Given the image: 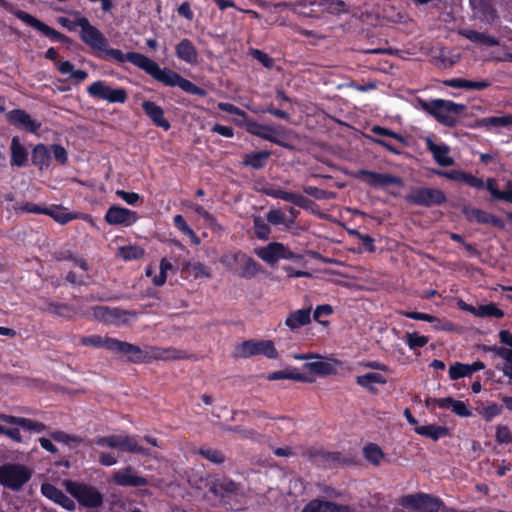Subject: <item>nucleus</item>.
I'll return each instance as SVG.
<instances>
[{
    "mask_svg": "<svg viewBox=\"0 0 512 512\" xmlns=\"http://www.w3.org/2000/svg\"><path fill=\"white\" fill-rule=\"evenodd\" d=\"M78 24L81 28L80 39L93 50L103 52L106 56L119 63L130 62L165 86L179 87L184 92L199 97H205L207 95V91L204 88L197 86L170 68H161L158 63L141 53L127 52L124 54L119 49L108 48L107 38L97 27L90 23L88 18L82 17V20Z\"/></svg>",
    "mask_w": 512,
    "mask_h": 512,
    "instance_id": "f257e3e1",
    "label": "nucleus"
},
{
    "mask_svg": "<svg viewBox=\"0 0 512 512\" xmlns=\"http://www.w3.org/2000/svg\"><path fill=\"white\" fill-rule=\"evenodd\" d=\"M80 344L87 347L105 348L118 355L124 361L133 364L150 363L153 360H174L186 358V352L176 348L146 346L142 349L140 346L126 341L111 337H102L96 334L83 336L80 339Z\"/></svg>",
    "mask_w": 512,
    "mask_h": 512,
    "instance_id": "f03ea898",
    "label": "nucleus"
},
{
    "mask_svg": "<svg viewBox=\"0 0 512 512\" xmlns=\"http://www.w3.org/2000/svg\"><path fill=\"white\" fill-rule=\"evenodd\" d=\"M421 106L423 110L433 116L437 122L449 128H454L458 125L456 115L466 109L465 104L444 99H433L428 102L423 101Z\"/></svg>",
    "mask_w": 512,
    "mask_h": 512,
    "instance_id": "7ed1b4c3",
    "label": "nucleus"
},
{
    "mask_svg": "<svg viewBox=\"0 0 512 512\" xmlns=\"http://www.w3.org/2000/svg\"><path fill=\"white\" fill-rule=\"evenodd\" d=\"M0 7L5 9L6 11L12 13L16 18L24 22L26 25L36 29L41 32L44 36L49 38L53 42H60L65 45H70L72 43V39L65 34L60 33L54 28L50 27L46 23L40 21L33 15L22 11V10H14L13 5L6 1L0 0Z\"/></svg>",
    "mask_w": 512,
    "mask_h": 512,
    "instance_id": "20e7f679",
    "label": "nucleus"
},
{
    "mask_svg": "<svg viewBox=\"0 0 512 512\" xmlns=\"http://www.w3.org/2000/svg\"><path fill=\"white\" fill-rule=\"evenodd\" d=\"M66 491L79 503L80 506L88 509H96L103 505V494L93 485L66 480L64 482Z\"/></svg>",
    "mask_w": 512,
    "mask_h": 512,
    "instance_id": "39448f33",
    "label": "nucleus"
},
{
    "mask_svg": "<svg viewBox=\"0 0 512 512\" xmlns=\"http://www.w3.org/2000/svg\"><path fill=\"white\" fill-rule=\"evenodd\" d=\"M210 491L220 498L226 509L240 511L244 508V494L236 482L228 479L215 481L210 487Z\"/></svg>",
    "mask_w": 512,
    "mask_h": 512,
    "instance_id": "423d86ee",
    "label": "nucleus"
},
{
    "mask_svg": "<svg viewBox=\"0 0 512 512\" xmlns=\"http://www.w3.org/2000/svg\"><path fill=\"white\" fill-rule=\"evenodd\" d=\"M95 444L99 447L118 449L121 452H129L142 456L151 455V450L149 448H145L138 443L137 436H123L116 434L102 436L95 440Z\"/></svg>",
    "mask_w": 512,
    "mask_h": 512,
    "instance_id": "0eeeda50",
    "label": "nucleus"
},
{
    "mask_svg": "<svg viewBox=\"0 0 512 512\" xmlns=\"http://www.w3.org/2000/svg\"><path fill=\"white\" fill-rule=\"evenodd\" d=\"M30 479L31 472L24 465L6 463L0 466V484L6 488L18 491Z\"/></svg>",
    "mask_w": 512,
    "mask_h": 512,
    "instance_id": "6e6552de",
    "label": "nucleus"
},
{
    "mask_svg": "<svg viewBox=\"0 0 512 512\" xmlns=\"http://www.w3.org/2000/svg\"><path fill=\"white\" fill-rule=\"evenodd\" d=\"M399 503L404 508L418 512H439L444 507L441 498L423 492L404 495Z\"/></svg>",
    "mask_w": 512,
    "mask_h": 512,
    "instance_id": "1a4fd4ad",
    "label": "nucleus"
},
{
    "mask_svg": "<svg viewBox=\"0 0 512 512\" xmlns=\"http://www.w3.org/2000/svg\"><path fill=\"white\" fill-rule=\"evenodd\" d=\"M405 201L411 205L432 207L446 203L445 193L437 188L412 187L410 193L405 195Z\"/></svg>",
    "mask_w": 512,
    "mask_h": 512,
    "instance_id": "9d476101",
    "label": "nucleus"
},
{
    "mask_svg": "<svg viewBox=\"0 0 512 512\" xmlns=\"http://www.w3.org/2000/svg\"><path fill=\"white\" fill-rule=\"evenodd\" d=\"M235 352L236 356L241 358L263 355L268 359H276L279 356L271 340H246L236 347Z\"/></svg>",
    "mask_w": 512,
    "mask_h": 512,
    "instance_id": "9b49d317",
    "label": "nucleus"
},
{
    "mask_svg": "<svg viewBox=\"0 0 512 512\" xmlns=\"http://www.w3.org/2000/svg\"><path fill=\"white\" fill-rule=\"evenodd\" d=\"M87 93L90 97L100 100H106L109 103H125L128 94L124 88H112L104 81L98 80L87 87Z\"/></svg>",
    "mask_w": 512,
    "mask_h": 512,
    "instance_id": "f8f14e48",
    "label": "nucleus"
},
{
    "mask_svg": "<svg viewBox=\"0 0 512 512\" xmlns=\"http://www.w3.org/2000/svg\"><path fill=\"white\" fill-rule=\"evenodd\" d=\"M356 177L373 188L385 189L391 185L404 187V180L401 177L389 173H378L375 171L361 169L357 172Z\"/></svg>",
    "mask_w": 512,
    "mask_h": 512,
    "instance_id": "ddd939ff",
    "label": "nucleus"
},
{
    "mask_svg": "<svg viewBox=\"0 0 512 512\" xmlns=\"http://www.w3.org/2000/svg\"><path fill=\"white\" fill-rule=\"evenodd\" d=\"M245 128L248 133L261 139L274 143L283 148L290 147L289 144L279 138V136L284 135L283 129H275L269 125L260 124L252 119H247L245 121Z\"/></svg>",
    "mask_w": 512,
    "mask_h": 512,
    "instance_id": "4468645a",
    "label": "nucleus"
},
{
    "mask_svg": "<svg viewBox=\"0 0 512 512\" xmlns=\"http://www.w3.org/2000/svg\"><path fill=\"white\" fill-rule=\"evenodd\" d=\"M256 254L268 264H275L281 259L293 260L297 255L280 242H271L267 246L258 248Z\"/></svg>",
    "mask_w": 512,
    "mask_h": 512,
    "instance_id": "2eb2a0df",
    "label": "nucleus"
},
{
    "mask_svg": "<svg viewBox=\"0 0 512 512\" xmlns=\"http://www.w3.org/2000/svg\"><path fill=\"white\" fill-rule=\"evenodd\" d=\"M7 121L16 129L31 134H38L42 124L23 109H13L8 112Z\"/></svg>",
    "mask_w": 512,
    "mask_h": 512,
    "instance_id": "dca6fc26",
    "label": "nucleus"
},
{
    "mask_svg": "<svg viewBox=\"0 0 512 512\" xmlns=\"http://www.w3.org/2000/svg\"><path fill=\"white\" fill-rule=\"evenodd\" d=\"M104 220L109 225L129 227L137 222L138 216L133 210L119 205H112L107 209Z\"/></svg>",
    "mask_w": 512,
    "mask_h": 512,
    "instance_id": "f3484780",
    "label": "nucleus"
},
{
    "mask_svg": "<svg viewBox=\"0 0 512 512\" xmlns=\"http://www.w3.org/2000/svg\"><path fill=\"white\" fill-rule=\"evenodd\" d=\"M41 493L46 498L52 500L68 511H74L76 509L74 500L53 484L43 483L41 485Z\"/></svg>",
    "mask_w": 512,
    "mask_h": 512,
    "instance_id": "a211bd4d",
    "label": "nucleus"
},
{
    "mask_svg": "<svg viewBox=\"0 0 512 512\" xmlns=\"http://www.w3.org/2000/svg\"><path fill=\"white\" fill-rule=\"evenodd\" d=\"M113 481L116 485L123 487H143L148 483L145 477L134 474L131 466L116 471Z\"/></svg>",
    "mask_w": 512,
    "mask_h": 512,
    "instance_id": "6ab92c4d",
    "label": "nucleus"
},
{
    "mask_svg": "<svg viewBox=\"0 0 512 512\" xmlns=\"http://www.w3.org/2000/svg\"><path fill=\"white\" fill-rule=\"evenodd\" d=\"M131 313L119 308H109L106 306L93 307V315L97 320L108 324H118L119 322H126L124 318Z\"/></svg>",
    "mask_w": 512,
    "mask_h": 512,
    "instance_id": "aec40b11",
    "label": "nucleus"
},
{
    "mask_svg": "<svg viewBox=\"0 0 512 512\" xmlns=\"http://www.w3.org/2000/svg\"><path fill=\"white\" fill-rule=\"evenodd\" d=\"M301 512H351V509L348 505L316 498L310 500Z\"/></svg>",
    "mask_w": 512,
    "mask_h": 512,
    "instance_id": "412c9836",
    "label": "nucleus"
},
{
    "mask_svg": "<svg viewBox=\"0 0 512 512\" xmlns=\"http://www.w3.org/2000/svg\"><path fill=\"white\" fill-rule=\"evenodd\" d=\"M144 113L149 117L153 124L165 131L171 128L170 122L164 116V110L153 101H144L142 104Z\"/></svg>",
    "mask_w": 512,
    "mask_h": 512,
    "instance_id": "4be33fe9",
    "label": "nucleus"
},
{
    "mask_svg": "<svg viewBox=\"0 0 512 512\" xmlns=\"http://www.w3.org/2000/svg\"><path fill=\"white\" fill-rule=\"evenodd\" d=\"M426 147L427 150L432 153L433 158L438 165L448 167L454 164L453 158L449 156L450 148L448 145L444 143L437 144L428 138L426 140Z\"/></svg>",
    "mask_w": 512,
    "mask_h": 512,
    "instance_id": "5701e85b",
    "label": "nucleus"
},
{
    "mask_svg": "<svg viewBox=\"0 0 512 512\" xmlns=\"http://www.w3.org/2000/svg\"><path fill=\"white\" fill-rule=\"evenodd\" d=\"M175 54L178 59L187 64L195 65L198 63V51L193 42L184 38L175 46Z\"/></svg>",
    "mask_w": 512,
    "mask_h": 512,
    "instance_id": "b1692460",
    "label": "nucleus"
},
{
    "mask_svg": "<svg viewBox=\"0 0 512 512\" xmlns=\"http://www.w3.org/2000/svg\"><path fill=\"white\" fill-rule=\"evenodd\" d=\"M10 165L12 167H24L28 163V151L20 142L18 136H14L10 144Z\"/></svg>",
    "mask_w": 512,
    "mask_h": 512,
    "instance_id": "393cba45",
    "label": "nucleus"
},
{
    "mask_svg": "<svg viewBox=\"0 0 512 512\" xmlns=\"http://www.w3.org/2000/svg\"><path fill=\"white\" fill-rule=\"evenodd\" d=\"M486 189L491 195V200L505 201L512 204V180H508L506 188L501 191L495 178H487Z\"/></svg>",
    "mask_w": 512,
    "mask_h": 512,
    "instance_id": "a878e982",
    "label": "nucleus"
},
{
    "mask_svg": "<svg viewBox=\"0 0 512 512\" xmlns=\"http://www.w3.org/2000/svg\"><path fill=\"white\" fill-rule=\"evenodd\" d=\"M437 406L441 409H451L453 413L460 417L472 416V411L469 406L461 401L455 400L452 397L439 398L436 400Z\"/></svg>",
    "mask_w": 512,
    "mask_h": 512,
    "instance_id": "bb28decb",
    "label": "nucleus"
},
{
    "mask_svg": "<svg viewBox=\"0 0 512 512\" xmlns=\"http://www.w3.org/2000/svg\"><path fill=\"white\" fill-rule=\"evenodd\" d=\"M0 420L13 425H18L26 430L34 432H43L46 425L42 422H38L29 418L16 417L12 415L0 414Z\"/></svg>",
    "mask_w": 512,
    "mask_h": 512,
    "instance_id": "cd10ccee",
    "label": "nucleus"
},
{
    "mask_svg": "<svg viewBox=\"0 0 512 512\" xmlns=\"http://www.w3.org/2000/svg\"><path fill=\"white\" fill-rule=\"evenodd\" d=\"M311 322V308L298 309L291 312L286 320L285 325L292 331L297 330Z\"/></svg>",
    "mask_w": 512,
    "mask_h": 512,
    "instance_id": "c85d7f7f",
    "label": "nucleus"
},
{
    "mask_svg": "<svg viewBox=\"0 0 512 512\" xmlns=\"http://www.w3.org/2000/svg\"><path fill=\"white\" fill-rule=\"evenodd\" d=\"M512 126V115H504V116H492L480 118L475 121L471 128H499V127H508Z\"/></svg>",
    "mask_w": 512,
    "mask_h": 512,
    "instance_id": "c756f323",
    "label": "nucleus"
},
{
    "mask_svg": "<svg viewBox=\"0 0 512 512\" xmlns=\"http://www.w3.org/2000/svg\"><path fill=\"white\" fill-rule=\"evenodd\" d=\"M311 457L317 465L323 467H336L342 463V454L340 452L316 450L311 453Z\"/></svg>",
    "mask_w": 512,
    "mask_h": 512,
    "instance_id": "7c9ffc66",
    "label": "nucleus"
},
{
    "mask_svg": "<svg viewBox=\"0 0 512 512\" xmlns=\"http://www.w3.org/2000/svg\"><path fill=\"white\" fill-rule=\"evenodd\" d=\"M31 161L34 166L42 171L50 166L51 151L45 144L38 143L32 150Z\"/></svg>",
    "mask_w": 512,
    "mask_h": 512,
    "instance_id": "2f4dec72",
    "label": "nucleus"
},
{
    "mask_svg": "<svg viewBox=\"0 0 512 512\" xmlns=\"http://www.w3.org/2000/svg\"><path fill=\"white\" fill-rule=\"evenodd\" d=\"M460 35H462L472 43L482 44L488 47H494L500 44L499 40L496 37L473 29H463L460 31Z\"/></svg>",
    "mask_w": 512,
    "mask_h": 512,
    "instance_id": "473e14b6",
    "label": "nucleus"
},
{
    "mask_svg": "<svg viewBox=\"0 0 512 512\" xmlns=\"http://www.w3.org/2000/svg\"><path fill=\"white\" fill-rule=\"evenodd\" d=\"M271 152L268 150L251 152L244 155L242 164L255 170L262 169L266 166Z\"/></svg>",
    "mask_w": 512,
    "mask_h": 512,
    "instance_id": "72a5a7b5",
    "label": "nucleus"
},
{
    "mask_svg": "<svg viewBox=\"0 0 512 512\" xmlns=\"http://www.w3.org/2000/svg\"><path fill=\"white\" fill-rule=\"evenodd\" d=\"M415 432L418 435L425 436L433 441H437L440 438L449 435V429L447 427L436 424L417 426L415 427Z\"/></svg>",
    "mask_w": 512,
    "mask_h": 512,
    "instance_id": "f704fd0d",
    "label": "nucleus"
},
{
    "mask_svg": "<svg viewBox=\"0 0 512 512\" xmlns=\"http://www.w3.org/2000/svg\"><path fill=\"white\" fill-rule=\"evenodd\" d=\"M46 212L44 215H48L53 218L56 222L64 225L68 222L77 218V215L69 212L66 208L61 205H51L49 207H45Z\"/></svg>",
    "mask_w": 512,
    "mask_h": 512,
    "instance_id": "c9c22d12",
    "label": "nucleus"
},
{
    "mask_svg": "<svg viewBox=\"0 0 512 512\" xmlns=\"http://www.w3.org/2000/svg\"><path fill=\"white\" fill-rule=\"evenodd\" d=\"M470 313L479 318L493 317L500 319L505 315L504 311L497 307L495 303L479 305L477 308H471Z\"/></svg>",
    "mask_w": 512,
    "mask_h": 512,
    "instance_id": "e433bc0d",
    "label": "nucleus"
},
{
    "mask_svg": "<svg viewBox=\"0 0 512 512\" xmlns=\"http://www.w3.org/2000/svg\"><path fill=\"white\" fill-rule=\"evenodd\" d=\"M45 311L66 319H72L75 314V308L67 303L48 301Z\"/></svg>",
    "mask_w": 512,
    "mask_h": 512,
    "instance_id": "4c0bfd02",
    "label": "nucleus"
},
{
    "mask_svg": "<svg viewBox=\"0 0 512 512\" xmlns=\"http://www.w3.org/2000/svg\"><path fill=\"white\" fill-rule=\"evenodd\" d=\"M356 383L363 387L368 389L371 392H375V387L372 386L373 383L377 384H385L386 379L383 375L379 373L369 372L364 375H359L356 377Z\"/></svg>",
    "mask_w": 512,
    "mask_h": 512,
    "instance_id": "58836bf2",
    "label": "nucleus"
},
{
    "mask_svg": "<svg viewBox=\"0 0 512 512\" xmlns=\"http://www.w3.org/2000/svg\"><path fill=\"white\" fill-rule=\"evenodd\" d=\"M241 263L243 264L241 269L238 271V276L244 279H251L255 277L261 266L250 256L245 255Z\"/></svg>",
    "mask_w": 512,
    "mask_h": 512,
    "instance_id": "ea45409f",
    "label": "nucleus"
},
{
    "mask_svg": "<svg viewBox=\"0 0 512 512\" xmlns=\"http://www.w3.org/2000/svg\"><path fill=\"white\" fill-rule=\"evenodd\" d=\"M363 454L365 459L375 466L380 465L381 460L384 458L382 449L374 443H368L365 445L363 448Z\"/></svg>",
    "mask_w": 512,
    "mask_h": 512,
    "instance_id": "a19ab883",
    "label": "nucleus"
},
{
    "mask_svg": "<svg viewBox=\"0 0 512 512\" xmlns=\"http://www.w3.org/2000/svg\"><path fill=\"white\" fill-rule=\"evenodd\" d=\"M463 214L468 221H476L481 224H489L491 213L481 210L479 208L464 207Z\"/></svg>",
    "mask_w": 512,
    "mask_h": 512,
    "instance_id": "79ce46f5",
    "label": "nucleus"
},
{
    "mask_svg": "<svg viewBox=\"0 0 512 512\" xmlns=\"http://www.w3.org/2000/svg\"><path fill=\"white\" fill-rule=\"evenodd\" d=\"M174 226L187 235L195 245L200 244V238L194 232V230L187 224L185 218L182 215H175L173 218Z\"/></svg>",
    "mask_w": 512,
    "mask_h": 512,
    "instance_id": "37998d69",
    "label": "nucleus"
},
{
    "mask_svg": "<svg viewBox=\"0 0 512 512\" xmlns=\"http://www.w3.org/2000/svg\"><path fill=\"white\" fill-rule=\"evenodd\" d=\"M184 269L189 272L194 278H210L211 269L207 265L201 262L187 263L184 265Z\"/></svg>",
    "mask_w": 512,
    "mask_h": 512,
    "instance_id": "c03bdc74",
    "label": "nucleus"
},
{
    "mask_svg": "<svg viewBox=\"0 0 512 512\" xmlns=\"http://www.w3.org/2000/svg\"><path fill=\"white\" fill-rule=\"evenodd\" d=\"M305 367L318 375H330L334 372L333 365L326 361L308 362L305 364Z\"/></svg>",
    "mask_w": 512,
    "mask_h": 512,
    "instance_id": "a18cd8bd",
    "label": "nucleus"
},
{
    "mask_svg": "<svg viewBox=\"0 0 512 512\" xmlns=\"http://www.w3.org/2000/svg\"><path fill=\"white\" fill-rule=\"evenodd\" d=\"M255 236L260 240H267L271 233V228L261 217H255L253 220Z\"/></svg>",
    "mask_w": 512,
    "mask_h": 512,
    "instance_id": "49530a36",
    "label": "nucleus"
},
{
    "mask_svg": "<svg viewBox=\"0 0 512 512\" xmlns=\"http://www.w3.org/2000/svg\"><path fill=\"white\" fill-rule=\"evenodd\" d=\"M197 453L206 460L215 464H221L226 459L225 455L221 451L213 448H200Z\"/></svg>",
    "mask_w": 512,
    "mask_h": 512,
    "instance_id": "de8ad7c7",
    "label": "nucleus"
},
{
    "mask_svg": "<svg viewBox=\"0 0 512 512\" xmlns=\"http://www.w3.org/2000/svg\"><path fill=\"white\" fill-rule=\"evenodd\" d=\"M429 339L426 336L419 335L417 332L406 333L405 343L411 350L416 348H423L428 343Z\"/></svg>",
    "mask_w": 512,
    "mask_h": 512,
    "instance_id": "09e8293b",
    "label": "nucleus"
},
{
    "mask_svg": "<svg viewBox=\"0 0 512 512\" xmlns=\"http://www.w3.org/2000/svg\"><path fill=\"white\" fill-rule=\"evenodd\" d=\"M246 254L242 251L230 252L223 255L220 259V262L229 270L234 269V267L241 263L242 259Z\"/></svg>",
    "mask_w": 512,
    "mask_h": 512,
    "instance_id": "8fccbe9b",
    "label": "nucleus"
},
{
    "mask_svg": "<svg viewBox=\"0 0 512 512\" xmlns=\"http://www.w3.org/2000/svg\"><path fill=\"white\" fill-rule=\"evenodd\" d=\"M266 219H267L268 223L275 225V226L281 225V224H286V226H289L291 223L294 222V219H291L288 223H286L285 214L280 209H271L267 213Z\"/></svg>",
    "mask_w": 512,
    "mask_h": 512,
    "instance_id": "3c124183",
    "label": "nucleus"
},
{
    "mask_svg": "<svg viewBox=\"0 0 512 512\" xmlns=\"http://www.w3.org/2000/svg\"><path fill=\"white\" fill-rule=\"evenodd\" d=\"M371 132L380 137H390L399 141L400 143H406L405 138L401 134L379 125H374L371 128Z\"/></svg>",
    "mask_w": 512,
    "mask_h": 512,
    "instance_id": "603ef678",
    "label": "nucleus"
},
{
    "mask_svg": "<svg viewBox=\"0 0 512 512\" xmlns=\"http://www.w3.org/2000/svg\"><path fill=\"white\" fill-rule=\"evenodd\" d=\"M49 150L58 164L64 166L68 163V152L61 144H52Z\"/></svg>",
    "mask_w": 512,
    "mask_h": 512,
    "instance_id": "864d4df0",
    "label": "nucleus"
},
{
    "mask_svg": "<svg viewBox=\"0 0 512 512\" xmlns=\"http://www.w3.org/2000/svg\"><path fill=\"white\" fill-rule=\"evenodd\" d=\"M469 377L467 364L455 362L449 368V378L451 380H458L460 378Z\"/></svg>",
    "mask_w": 512,
    "mask_h": 512,
    "instance_id": "5fc2aeb1",
    "label": "nucleus"
},
{
    "mask_svg": "<svg viewBox=\"0 0 512 512\" xmlns=\"http://www.w3.org/2000/svg\"><path fill=\"white\" fill-rule=\"evenodd\" d=\"M116 195L131 206L141 205L143 203L142 197L136 192L117 190Z\"/></svg>",
    "mask_w": 512,
    "mask_h": 512,
    "instance_id": "6e6d98bb",
    "label": "nucleus"
},
{
    "mask_svg": "<svg viewBox=\"0 0 512 512\" xmlns=\"http://www.w3.org/2000/svg\"><path fill=\"white\" fill-rule=\"evenodd\" d=\"M399 314L406 318H410L413 320H419V321H425L428 323H434V322L438 321V318L436 316H433V315H430L427 313L417 312V311H400Z\"/></svg>",
    "mask_w": 512,
    "mask_h": 512,
    "instance_id": "4d7b16f0",
    "label": "nucleus"
},
{
    "mask_svg": "<svg viewBox=\"0 0 512 512\" xmlns=\"http://www.w3.org/2000/svg\"><path fill=\"white\" fill-rule=\"evenodd\" d=\"M250 55L266 68H272L274 66V59L262 50L253 48L250 50Z\"/></svg>",
    "mask_w": 512,
    "mask_h": 512,
    "instance_id": "13d9d810",
    "label": "nucleus"
},
{
    "mask_svg": "<svg viewBox=\"0 0 512 512\" xmlns=\"http://www.w3.org/2000/svg\"><path fill=\"white\" fill-rule=\"evenodd\" d=\"M350 235H353V236L357 237L359 240H361L362 245H363V247H364V249L366 251H368V252H375L376 251V246L374 244V239L370 235L362 234L358 230H351L350 231Z\"/></svg>",
    "mask_w": 512,
    "mask_h": 512,
    "instance_id": "bf43d9fd",
    "label": "nucleus"
},
{
    "mask_svg": "<svg viewBox=\"0 0 512 512\" xmlns=\"http://www.w3.org/2000/svg\"><path fill=\"white\" fill-rule=\"evenodd\" d=\"M483 350L486 351V352H493V353H495L497 356H499L502 359H504L505 362L512 361V348L508 349V348H505V347H498L496 345H494V346H486V345H484L483 346Z\"/></svg>",
    "mask_w": 512,
    "mask_h": 512,
    "instance_id": "052dcab7",
    "label": "nucleus"
},
{
    "mask_svg": "<svg viewBox=\"0 0 512 512\" xmlns=\"http://www.w3.org/2000/svg\"><path fill=\"white\" fill-rule=\"evenodd\" d=\"M495 439L499 444L512 443V435L507 426L499 425L496 428Z\"/></svg>",
    "mask_w": 512,
    "mask_h": 512,
    "instance_id": "680f3d73",
    "label": "nucleus"
},
{
    "mask_svg": "<svg viewBox=\"0 0 512 512\" xmlns=\"http://www.w3.org/2000/svg\"><path fill=\"white\" fill-rule=\"evenodd\" d=\"M333 313V308L329 304L318 305L313 313V318L320 324H324L325 322L322 320V317L329 316Z\"/></svg>",
    "mask_w": 512,
    "mask_h": 512,
    "instance_id": "e2e57ef3",
    "label": "nucleus"
},
{
    "mask_svg": "<svg viewBox=\"0 0 512 512\" xmlns=\"http://www.w3.org/2000/svg\"><path fill=\"white\" fill-rule=\"evenodd\" d=\"M217 107L219 110L223 111V112H227V113H230V114H233V115H237V116H241V117H244L246 118L247 117V113L240 109L239 107L231 104V103H228V102H219L217 104Z\"/></svg>",
    "mask_w": 512,
    "mask_h": 512,
    "instance_id": "0e129e2a",
    "label": "nucleus"
},
{
    "mask_svg": "<svg viewBox=\"0 0 512 512\" xmlns=\"http://www.w3.org/2000/svg\"><path fill=\"white\" fill-rule=\"evenodd\" d=\"M266 195L273 197L275 199H281L291 203L293 200L294 193L285 191L283 189H269L266 190Z\"/></svg>",
    "mask_w": 512,
    "mask_h": 512,
    "instance_id": "69168bd1",
    "label": "nucleus"
},
{
    "mask_svg": "<svg viewBox=\"0 0 512 512\" xmlns=\"http://www.w3.org/2000/svg\"><path fill=\"white\" fill-rule=\"evenodd\" d=\"M464 183L472 188H476L478 190L486 189V182L483 181L482 178H479L472 173L466 172Z\"/></svg>",
    "mask_w": 512,
    "mask_h": 512,
    "instance_id": "338daca9",
    "label": "nucleus"
},
{
    "mask_svg": "<svg viewBox=\"0 0 512 512\" xmlns=\"http://www.w3.org/2000/svg\"><path fill=\"white\" fill-rule=\"evenodd\" d=\"M502 412V406L498 405L497 403H491L484 407L483 409V417L487 421H491L494 417L500 415Z\"/></svg>",
    "mask_w": 512,
    "mask_h": 512,
    "instance_id": "774afa93",
    "label": "nucleus"
}]
</instances>
